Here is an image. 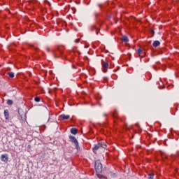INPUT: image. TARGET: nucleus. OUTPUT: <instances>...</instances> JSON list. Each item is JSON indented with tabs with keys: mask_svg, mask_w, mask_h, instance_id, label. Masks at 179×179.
Instances as JSON below:
<instances>
[{
	"mask_svg": "<svg viewBox=\"0 0 179 179\" xmlns=\"http://www.w3.org/2000/svg\"><path fill=\"white\" fill-rule=\"evenodd\" d=\"M154 177H155V174H153V173H150L148 175V179H153Z\"/></svg>",
	"mask_w": 179,
	"mask_h": 179,
	"instance_id": "nucleus-18",
	"label": "nucleus"
},
{
	"mask_svg": "<svg viewBox=\"0 0 179 179\" xmlns=\"http://www.w3.org/2000/svg\"><path fill=\"white\" fill-rule=\"evenodd\" d=\"M112 178H115L117 177V175L115 173H111Z\"/></svg>",
	"mask_w": 179,
	"mask_h": 179,
	"instance_id": "nucleus-20",
	"label": "nucleus"
},
{
	"mask_svg": "<svg viewBox=\"0 0 179 179\" xmlns=\"http://www.w3.org/2000/svg\"><path fill=\"white\" fill-rule=\"evenodd\" d=\"M127 55H128V57H131V54L130 53H129Z\"/></svg>",
	"mask_w": 179,
	"mask_h": 179,
	"instance_id": "nucleus-35",
	"label": "nucleus"
},
{
	"mask_svg": "<svg viewBox=\"0 0 179 179\" xmlns=\"http://www.w3.org/2000/svg\"><path fill=\"white\" fill-rule=\"evenodd\" d=\"M34 50H36V51H37V50H38V48H34Z\"/></svg>",
	"mask_w": 179,
	"mask_h": 179,
	"instance_id": "nucleus-36",
	"label": "nucleus"
},
{
	"mask_svg": "<svg viewBox=\"0 0 179 179\" xmlns=\"http://www.w3.org/2000/svg\"><path fill=\"white\" fill-rule=\"evenodd\" d=\"M34 100H35V101L36 102V103H40V101H41V99H40V97L39 96H36L35 98H34Z\"/></svg>",
	"mask_w": 179,
	"mask_h": 179,
	"instance_id": "nucleus-17",
	"label": "nucleus"
},
{
	"mask_svg": "<svg viewBox=\"0 0 179 179\" xmlns=\"http://www.w3.org/2000/svg\"><path fill=\"white\" fill-rule=\"evenodd\" d=\"M18 113L20 114V108L18 109Z\"/></svg>",
	"mask_w": 179,
	"mask_h": 179,
	"instance_id": "nucleus-33",
	"label": "nucleus"
},
{
	"mask_svg": "<svg viewBox=\"0 0 179 179\" xmlns=\"http://www.w3.org/2000/svg\"><path fill=\"white\" fill-rule=\"evenodd\" d=\"M108 19H111V15H108Z\"/></svg>",
	"mask_w": 179,
	"mask_h": 179,
	"instance_id": "nucleus-32",
	"label": "nucleus"
},
{
	"mask_svg": "<svg viewBox=\"0 0 179 179\" xmlns=\"http://www.w3.org/2000/svg\"><path fill=\"white\" fill-rule=\"evenodd\" d=\"M136 127H138L139 128V123H136Z\"/></svg>",
	"mask_w": 179,
	"mask_h": 179,
	"instance_id": "nucleus-29",
	"label": "nucleus"
},
{
	"mask_svg": "<svg viewBox=\"0 0 179 179\" xmlns=\"http://www.w3.org/2000/svg\"><path fill=\"white\" fill-rule=\"evenodd\" d=\"M71 9L73 11V13H76V8L75 7L71 8Z\"/></svg>",
	"mask_w": 179,
	"mask_h": 179,
	"instance_id": "nucleus-21",
	"label": "nucleus"
},
{
	"mask_svg": "<svg viewBox=\"0 0 179 179\" xmlns=\"http://www.w3.org/2000/svg\"><path fill=\"white\" fill-rule=\"evenodd\" d=\"M122 41H124V43H128V41H129V39L128 38V36H122Z\"/></svg>",
	"mask_w": 179,
	"mask_h": 179,
	"instance_id": "nucleus-10",
	"label": "nucleus"
},
{
	"mask_svg": "<svg viewBox=\"0 0 179 179\" xmlns=\"http://www.w3.org/2000/svg\"><path fill=\"white\" fill-rule=\"evenodd\" d=\"M104 82H107V78H103Z\"/></svg>",
	"mask_w": 179,
	"mask_h": 179,
	"instance_id": "nucleus-28",
	"label": "nucleus"
},
{
	"mask_svg": "<svg viewBox=\"0 0 179 179\" xmlns=\"http://www.w3.org/2000/svg\"><path fill=\"white\" fill-rule=\"evenodd\" d=\"M4 117H6V120H8L9 118V110H4Z\"/></svg>",
	"mask_w": 179,
	"mask_h": 179,
	"instance_id": "nucleus-11",
	"label": "nucleus"
},
{
	"mask_svg": "<svg viewBox=\"0 0 179 179\" xmlns=\"http://www.w3.org/2000/svg\"><path fill=\"white\" fill-rule=\"evenodd\" d=\"M78 52V54H79V55H80V52Z\"/></svg>",
	"mask_w": 179,
	"mask_h": 179,
	"instance_id": "nucleus-38",
	"label": "nucleus"
},
{
	"mask_svg": "<svg viewBox=\"0 0 179 179\" xmlns=\"http://www.w3.org/2000/svg\"><path fill=\"white\" fill-rule=\"evenodd\" d=\"M101 148H103V149H106L107 148V145H103L102 144V146H101Z\"/></svg>",
	"mask_w": 179,
	"mask_h": 179,
	"instance_id": "nucleus-22",
	"label": "nucleus"
},
{
	"mask_svg": "<svg viewBox=\"0 0 179 179\" xmlns=\"http://www.w3.org/2000/svg\"><path fill=\"white\" fill-rule=\"evenodd\" d=\"M84 59H86V60L89 61V57H87V56H85Z\"/></svg>",
	"mask_w": 179,
	"mask_h": 179,
	"instance_id": "nucleus-25",
	"label": "nucleus"
},
{
	"mask_svg": "<svg viewBox=\"0 0 179 179\" xmlns=\"http://www.w3.org/2000/svg\"><path fill=\"white\" fill-rule=\"evenodd\" d=\"M90 134H93V129L92 128L90 129Z\"/></svg>",
	"mask_w": 179,
	"mask_h": 179,
	"instance_id": "nucleus-26",
	"label": "nucleus"
},
{
	"mask_svg": "<svg viewBox=\"0 0 179 179\" xmlns=\"http://www.w3.org/2000/svg\"><path fill=\"white\" fill-rule=\"evenodd\" d=\"M70 131H71V134H72L73 135H76L78 134V129L71 128Z\"/></svg>",
	"mask_w": 179,
	"mask_h": 179,
	"instance_id": "nucleus-8",
	"label": "nucleus"
},
{
	"mask_svg": "<svg viewBox=\"0 0 179 179\" xmlns=\"http://www.w3.org/2000/svg\"><path fill=\"white\" fill-rule=\"evenodd\" d=\"M55 58H58V55H57L56 54H55Z\"/></svg>",
	"mask_w": 179,
	"mask_h": 179,
	"instance_id": "nucleus-30",
	"label": "nucleus"
},
{
	"mask_svg": "<svg viewBox=\"0 0 179 179\" xmlns=\"http://www.w3.org/2000/svg\"><path fill=\"white\" fill-rule=\"evenodd\" d=\"M141 58H145V55L144 56H141Z\"/></svg>",
	"mask_w": 179,
	"mask_h": 179,
	"instance_id": "nucleus-37",
	"label": "nucleus"
},
{
	"mask_svg": "<svg viewBox=\"0 0 179 179\" xmlns=\"http://www.w3.org/2000/svg\"><path fill=\"white\" fill-rule=\"evenodd\" d=\"M103 127H107V124H106V123H103Z\"/></svg>",
	"mask_w": 179,
	"mask_h": 179,
	"instance_id": "nucleus-31",
	"label": "nucleus"
},
{
	"mask_svg": "<svg viewBox=\"0 0 179 179\" xmlns=\"http://www.w3.org/2000/svg\"><path fill=\"white\" fill-rule=\"evenodd\" d=\"M100 132H101V134H104V129H101Z\"/></svg>",
	"mask_w": 179,
	"mask_h": 179,
	"instance_id": "nucleus-23",
	"label": "nucleus"
},
{
	"mask_svg": "<svg viewBox=\"0 0 179 179\" xmlns=\"http://www.w3.org/2000/svg\"><path fill=\"white\" fill-rule=\"evenodd\" d=\"M94 128H96V126H95V125H94Z\"/></svg>",
	"mask_w": 179,
	"mask_h": 179,
	"instance_id": "nucleus-45",
	"label": "nucleus"
},
{
	"mask_svg": "<svg viewBox=\"0 0 179 179\" xmlns=\"http://www.w3.org/2000/svg\"><path fill=\"white\" fill-rule=\"evenodd\" d=\"M57 51H58L60 54V55H62V58L66 59V55H64V50H61L59 47L57 48Z\"/></svg>",
	"mask_w": 179,
	"mask_h": 179,
	"instance_id": "nucleus-5",
	"label": "nucleus"
},
{
	"mask_svg": "<svg viewBox=\"0 0 179 179\" xmlns=\"http://www.w3.org/2000/svg\"><path fill=\"white\" fill-rule=\"evenodd\" d=\"M139 129H140V131H142V129H141V127H139Z\"/></svg>",
	"mask_w": 179,
	"mask_h": 179,
	"instance_id": "nucleus-40",
	"label": "nucleus"
},
{
	"mask_svg": "<svg viewBox=\"0 0 179 179\" xmlns=\"http://www.w3.org/2000/svg\"><path fill=\"white\" fill-rule=\"evenodd\" d=\"M136 52L138 54V55H141L143 52V50L141 48H139L136 50Z\"/></svg>",
	"mask_w": 179,
	"mask_h": 179,
	"instance_id": "nucleus-16",
	"label": "nucleus"
},
{
	"mask_svg": "<svg viewBox=\"0 0 179 179\" xmlns=\"http://www.w3.org/2000/svg\"><path fill=\"white\" fill-rule=\"evenodd\" d=\"M69 8H71V6H69Z\"/></svg>",
	"mask_w": 179,
	"mask_h": 179,
	"instance_id": "nucleus-44",
	"label": "nucleus"
},
{
	"mask_svg": "<svg viewBox=\"0 0 179 179\" xmlns=\"http://www.w3.org/2000/svg\"><path fill=\"white\" fill-rule=\"evenodd\" d=\"M7 104H8V106H12V104H13V101L10 100V99H8Z\"/></svg>",
	"mask_w": 179,
	"mask_h": 179,
	"instance_id": "nucleus-15",
	"label": "nucleus"
},
{
	"mask_svg": "<svg viewBox=\"0 0 179 179\" xmlns=\"http://www.w3.org/2000/svg\"><path fill=\"white\" fill-rule=\"evenodd\" d=\"M99 7H100V8H101V6H99Z\"/></svg>",
	"mask_w": 179,
	"mask_h": 179,
	"instance_id": "nucleus-46",
	"label": "nucleus"
},
{
	"mask_svg": "<svg viewBox=\"0 0 179 179\" xmlns=\"http://www.w3.org/2000/svg\"><path fill=\"white\" fill-rule=\"evenodd\" d=\"M94 169L97 174H100V173H103V164H101L100 159L95 161Z\"/></svg>",
	"mask_w": 179,
	"mask_h": 179,
	"instance_id": "nucleus-1",
	"label": "nucleus"
},
{
	"mask_svg": "<svg viewBox=\"0 0 179 179\" xmlns=\"http://www.w3.org/2000/svg\"><path fill=\"white\" fill-rule=\"evenodd\" d=\"M69 115H65V114H63L62 115H60V118L63 120V121H65V120H69Z\"/></svg>",
	"mask_w": 179,
	"mask_h": 179,
	"instance_id": "nucleus-7",
	"label": "nucleus"
},
{
	"mask_svg": "<svg viewBox=\"0 0 179 179\" xmlns=\"http://www.w3.org/2000/svg\"><path fill=\"white\" fill-rule=\"evenodd\" d=\"M106 53L108 52V50H106Z\"/></svg>",
	"mask_w": 179,
	"mask_h": 179,
	"instance_id": "nucleus-41",
	"label": "nucleus"
},
{
	"mask_svg": "<svg viewBox=\"0 0 179 179\" xmlns=\"http://www.w3.org/2000/svg\"><path fill=\"white\" fill-rule=\"evenodd\" d=\"M79 41H80V38H78L75 41V43H79Z\"/></svg>",
	"mask_w": 179,
	"mask_h": 179,
	"instance_id": "nucleus-24",
	"label": "nucleus"
},
{
	"mask_svg": "<svg viewBox=\"0 0 179 179\" xmlns=\"http://www.w3.org/2000/svg\"><path fill=\"white\" fill-rule=\"evenodd\" d=\"M101 65L103 68V72L106 73V72H107V69H108V64L104 62V60H101Z\"/></svg>",
	"mask_w": 179,
	"mask_h": 179,
	"instance_id": "nucleus-3",
	"label": "nucleus"
},
{
	"mask_svg": "<svg viewBox=\"0 0 179 179\" xmlns=\"http://www.w3.org/2000/svg\"><path fill=\"white\" fill-rule=\"evenodd\" d=\"M92 30H96V34H99V33L100 32V29L96 28V26H94V25L92 26Z\"/></svg>",
	"mask_w": 179,
	"mask_h": 179,
	"instance_id": "nucleus-12",
	"label": "nucleus"
},
{
	"mask_svg": "<svg viewBox=\"0 0 179 179\" xmlns=\"http://www.w3.org/2000/svg\"><path fill=\"white\" fill-rule=\"evenodd\" d=\"M149 32L151 34V37H153V36H155V30H153L152 29H150Z\"/></svg>",
	"mask_w": 179,
	"mask_h": 179,
	"instance_id": "nucleus-13",
	"label": "nucleus"
},
{
	"mask_svg": "<svg viewBox=\"0 0 179 179\" xmlns=\"http://www.w3.org/2000/svg\"><path fill=\"white\" fill-rule=\"evenodd\" d=\"M101 146H103V144L99 143L97 145H95L94 148H93V151L96 152V150H99V149H100Z\"/></svg>",
	"mask_w": 179,
	"mask_h": 179,
	"instance_id": "nucleus-6",
	"label": "nucleus"
},
{
	"mask_svg": "<svg viewBox=\"0 0 179 179\" xmlns=\"http://www.w3.org/2000/svg\"><path fill=\"white\" fill-rule=\"evenodd\" d=\"M85 48H87V45H85Z\"/></svg>",
	"mask_w": 179,
	"mask_h": 179,
	"instance_id": "nucleus-39",
	"label": "nucleus"
},
{
	"mask_svg": "<svg viewBox=\"0 0 179 179\" xmlns=\"http://www.w3.org/2000/svg\"><path fill=\"white\" fill-rule=\"evenodd\" d=\"M114 72H117V70H114Z\"/></svg>",
	"mask_w": 179,
	"mask_h": 179,
	"instance_id": "nucleus-42",
	"label": "nucleus"
},
{
	"mask_svg": "<svg viewBox=\"0 0 179 179\" xmlns=\"http://www.w3.org/2000/svg\"><path fill=\"white\" fill-rule=\"evenodd\" d=\"M153 68H154V69H155V71H157V66H153Z\"/></svg>",
	"mask_w": 179,
	"mask_h": 179,
	"instance_id": "nucleus-27",
	"label": "nucleus"
},
{
	"mask_svg": "<svg viewBox=\"0 0 179 179\" xmlns=\"http://www.w3.org/2000/svg\"><path fill=\"white\" fill-rule=\"evenodd\" d=\"M159 54H163V51H160Z\"/></svg>",
	"mask_w": 179,
	"mask_h": 179,
	"instance_id": "nucleus-34",
	"label": "nucleus"
},
{
	"mask_svg": "<svg viewBox=\"0 0 179 179\" xmlns=\"http://www.w3.org/2000/svg\"><path fill=\"white\" fill-rule=\"evenodd\" d=\"M48 51H50V49H49V48H48Z\"/></svg>",
	"mask_w": 179,
	"mask_h": 179,
	"instance_id": "nucleus-43",
	"label": "nucleus"
},
{
	"mask_svg": "<svg viewBox=\"0 0 179 179\" xmlns=\"http://www.w3.org/2000/svg\"><path fill=\"white\" fill-rule=\"evenodd\" d=\"M69 138L72 143H74L76 149H77V150H79V149H80V147L79 146V142H78V139H76V138L73 136H69Z\"/></svg>",
	"mask_w": 179,
	"mask_h": 179,
	"instance_id": "nucleus-2",
	"label": "nucleus"
},
{
	"mask_svg": "<svg viewBox=\"0 0 179 179\" xmlns=\"http://www.w3.org/2000/svg\"><path fill=\"white\" fill-rule=\"evenodd\" d=\"M112 115L113 118H118V116L117 115V114H115V113H113Z\"/></svg>",
	"mask_w": 179,
	"mask_h": 179,
	"instance_id": "nucleus-19",
	"label": "nucleus"
},
{
	"mask_svg": "<svg viewBox=\"0 0 179 179\" xmlns=\"http://www.w3.org/2000/svg\"><path fill=\"white\" fill-rule=\"evenodd\" d=\"M1 160L2 162H4L6 163V162H8V160H9V158L8 157V154H3L1 156Z\"/></svg>",
	"mask_w": 179,
	"mask_h": 179,
	"instance_id": "nucleus-4",
	"label": "nucleus"
},
{
	"mask_svg": "<svg viewBox=\"0 0 179 179\" xmlns=\"http://www.w3.org/2000/svg\"><path fill=\"white\" fill-rule=\"evenodd\" d=\"M8 75L9 76V78H15V73L13 72L8 73Z\"/></svg>",
	"mask_w": 179,
	"mask_h": 179,
	"instance_id": "nucleus-14",
	"label": "nucleus"
},
{
	"mask_svg": "<svg viewBox=\"0 0 179 179\" xmlns=\"http://www.w3.org/2000/svg\"><path fill=\"white\" fill-rule=\"evenodd\" d=\"M159 45H160V41H155L152 43V46L155 47V48H156V47H159Z\"/></svg>",
	"mask_w": 179,
	"mask_h": 179,
	"instance_id": "nucleus-9",
	"label": "nucleus"
}]
</instances>
